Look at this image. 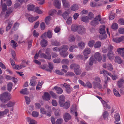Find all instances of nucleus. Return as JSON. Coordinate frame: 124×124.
I'll return each instance as SVG.
<instances>
[{"label": "nucleus", "mask_w": 124, "mask_h": 124, "mask_svg": "<svg viewBox=\"0 0 124 124\" xmlns=\"http://www.w3.org/2000/svg\"><path fill=\"white\" fill-rule=\"evenodd\" d=\"M10 96L11 94L8 92H4L0 95V99L2 102L5 103L10 99Z\"/></svg>", "instance_id": "f257e3e1"}, {"label": "nucleus", "mask_w": 124, "mask_h": 124, "mask_svg": "<svg viewBox=\"0 0 124 124\" xmlns=\"http://www.w3.org/2000/svg\"><path fill=\"white\" fill-rule=\"evenodd\" d=\"M50 48L47 49L46 50L45 53L46 54L44 53L41 54L40 56L41 57L45 59L50 60L51 59V55L50 54Z\"/></svg>", "instance_id": "f03ea898"}, {"label": "nucleus", "mask_w": 124, "mask_h": 124, "mask_svg": "<svg viewBox=\"0 0 124 124\" xmlns=\"http://www.w3.org/2000/svg\"><path fill=\"white\" fill-rule=\"evenodd\" d=\"M71 30L72 31H84L86 29L84 27L82 26H76L74 25H72L71 26Z\"/></svg>", "instance_id": "7ed1b4c3"}, {"label": "nucleus", "mask_w": 124, "mask_h": 124, "mask_svg": "<svg viewBox=\"0 0 124 124\" xmlns=\"http://www.w3.org/2000/svg\"><path fill=\"white\" fill-rule=\"evenodd\" d=\"M94 57L96 60L100 62L102 59L101 54L99 52H96L94 55Z\"/></svg>", "instance_id": "20e7f679"}, {"label": "nucleus", "mask_w": 124, "mask_h": 124, "mask_svg": "<svg viewBox=\"0 0 124 124\" xmlns=\"http://www.w3.org/2000/svg\"><path fill=\"white\" fill-rule=\"evenodd\" d=\"M117 52L118 54H120L123 58L124 59V48H118L117 50Z\"/></svg>", "instance_id": "39448f33"}, {"label": "nucleus", "mask_w": 124, "mask_h": 124, "mask_svg": "<svg viewBox=\"0 0 124 124\" xmlns=\"http://www.w3.org/2000/svg\"><path fill=\"white\" fill-rule=\"evenodd\" d=\"M37 78L36 77H32V79L30 80V85L33 86H35L37 83L36 80Z\"/></svg>", "instance_id": "423d86ee"}, {"label": "nucleus", "mask_w": 124, "mask_h": 124, "mask_svg": "<svg viewBox=\"0 0 124 124\" xmlns=\"http://www.w3.org/2000/svg\"><path fill=\"white\" fill-rule=\"evenodd\" d=\"M54 6L58 9H60L61 7V3L60 0H55L54 2Z\"/></svg>", "instance_id": "0eeeda50"}, {"label": "nucleus", "mask_w": 124, "mask_h": 124, "mask_svg": "<svg viewBox=\"0 0 124 124\" xmlns=\"http://www.w3.org/2000/svg\"><path fill=\"white\" fill-rule=\"evenodd\" d=\"M101 35L99 36L100 39L101 40L105 39L107 37V35L106 33V31H99Z\"/></svg>", "instance_id": "6e6552de"}, {"label": "nucleus", "mask_w": 124, "mask_h": 124, "mask_svg": "<svg viewBox=\"0 0 124 124\" xmlns=\"http://www.w3.org/2000/svg\"><path fill=\"white\" fill-rule=\"evenodd\" d=\"M50 96L49 94L47 92L44 93V96L43 97L44 100L45 101H48L50 99Z\"/></svg>", "instance_id": "1a4fd4ad"}, {"label": "nucleus", "mask_w": 124, "mask_h": 124, "mask_svg": "<svg viewBox=\"0 0 124 124\" xmlns=\"http://www.w3.org/2000/svg\"><path fill=\"white\" fill-rule=\"evenodd\" d=\"M107 56L108 58L110 60H113L114 57V54L113 52H108Z\"/></svg>", "instance_id": "9d476101"}, {"label": "nucleus", "mask_w": 124, "mask_h": 124, "mask_svg": "<svg viewBox=\"0 0 124 124\" xmlns=\"http://www.w3.org/2000/svg\"><path fill=\"white\" fill-rule=\"evenodd\" d=\"M45 107L47 111V116H51V113L52 112L51 107L48 105H46L45 106Z\"/></svg>", "instance_id": "9b49d317"}, {"label": "nucleus", "mask_w": 124, "mask_h": 124, "mask_svg": "<svg viewBox=\"0 0 124 124\" xmlns=\"http://www.w3.org/2000/svg\"><path fill=\"white\" fill-rule=\"evenodd\" d=\"M69 47L67 45H64L62 46L59 48V51H62L66 52L68 49Z\"/></svg>", "instance_id": "f8f14e48"}, {"label": "nucleus", "mask_w": 124, "mask_h": 124, "mask_svg": "<svg viewBox=\"0 0 124 124\" xmlns=\"http://www.w3.org/2000/svg\"><path fill=\"white\" fill-rule=\"evenodd\" d=\"M64 118L66 122H67L71 117L70 115L68 113H66L64 115Z\"/></svg>", "instance_id": "ddd939ff"}, {"label": "nucleus", "mask_w": 124, "mask_h": 124, "mask_svg": "<svg viewBox=\"0 0 124 124\" xmlns=\"http://www.w3.org/2000/svg\"><path fill=\"white\" fill-rule=\"evenodd\" d=\"M56 92V93L59 94H62L63 92L62 89L60 87L55 86L54 87Z\"/></svg>", "instance_id": "4468645a"}, {"label": "nucleus", "mask_w": 124, "mask_h": 124, "mask_svg": "<svg viewBox=\"0 0 124 124\" xmlns=\"http://www.w3.org/2000/svg\"><path fill=\"white\" fill-rule=\"evenodd\" d=\"M70 68L71 69L74 70V71H75V70L78 68H80V66L78 64L73 63L71 65Z\"/></svg>", "instance_id": "2eb2a0df"}, {"label": "nucleus", "mask_w": 124, "mask_h": 124, "mask_svg": "<svg viewBox=\"0 0 124 124\" xmlns=\"http://www.w3.org/2000/svg\"><path fill=\"white\" fill-rule=\"evenodd\" d=\"M93 87L94 89H96L97 88H98L100 89L101 88L102 86L100 84V83L93 82Z\"/></svg>", "instance_id": "dca6fc26"}, {"label": "nucleus", "mask_w": 124, "mask_h": 124, "mask_svg": "<svg viewBox=\"0 0 124 124\" xmlns=\"http://www.w3.org/2000/svg\"><path fill=\"white\" fill-rule=\"evenodd\" d=\"M79 8L78 5L77 4H74L72 5L70 7L71 10L73 11L78 10Z\"/></svg>", "instance_id": "f3484780"}, {"label": "nucleus", "mask_w": 124, "mask_h": 124, "mask_svg": "<svg viewBox=\"0 0 124 124\" xmlns=\"http://www.w3.org/2000/svg\"><path fill=\"white\" fill-rule=\"evenodd\" d=\"M27 121L29 124H36V122L33 119H31L29 117L26 118Z\"/></svg>", "instance_id": "a211bd4d"}, {"label": "nucleus", "mask_w": 124, "mask_h": 124, "mask_svg": "<svg viewBox=\"0 0 124 124\" xmlns=\"http://www.w3.org/2000/svg\"><path fill=\"white\" fill-rule=\"evenodd\" d=\"M115 61L116 62L119 64L123 62L122 60L120 57L118 56H116L115 59Z\"/></svg>", "instance_id": "6ab92c4d"}, {"label": "nucleus", "mask_w": 124, "mask_h": 124, "mask_svg": "<svg viewBox=\"0 0 124 124\" xmlns=\"http://www.w3.org/2000/svg\"><path fill=\"white\" fill-rule=\"evenodd\" d=\"M39 17V16H37L35 17H30L28 19L29 21L30 22H32L36 20Z\"/></svg>", "instance_id": "aec40b11"}, {"label": "nucleus", "mask_w": 124, "mask_h": 124, "mask_svg": "<svg viewBox=\"0 0 124 124\" xmlns=\"http://www.w3.org/2000/svg\"><path fill=\"white\" fill-rule=\"evenodd\" d=\"M62 4L63 7L65 8H69L70 6V3L67 0L63 1L62 2Z\"/></svg>", "instance_id": "412c9836"}, {"label": "nucleus", "mask_w": 124, "mask_h": 124, "mask_svg": "<svg viewBox=\"0 0 124 124\" xmlns=\"http://www.w3.org/2000/svg\"><path fill=\"white\" fill-rule=\"evenodd\" d=\"M91 53V50L89 48L85 49L84 50L83 54L85 56H87Z\"/></svg>", "instance_id": "4be33fe9"}, {"label": "nucleus", "mask_w": 124, "mask_h": 124, "mask_svg": "<svg viewBox=\"0 0 124 124\" xmlns=\"http://www.w3.org/2000/svg\"><path fill=\"white\" fill-rule=\"evenodd\" d=\"M13 10L12 9L10 8H9L8 10L7 11L6 15L5 16V17L7 18L10 15V14L12 13L13 12Z\"/></svg>", "instance_id": "5701e85b"}, {"label": "nucleus", "mask_w": 124, "mask_h": 124, "mask_svg": "<svg viewBox=\"0 0 124 124\" xmlns=\"http://www.w3.org/2000/svg\"><path fill=\"white\" fill-rule=\"evenodd\" d=\"M13 10L12 9L10 8H9L8 10L7 11L6 15L5 16V17L7 18L10 15V14L12 13L13 12Z\"/></svg>", "instance_id": "b1692460"}, {"label": "nucleus", "mask_w": 124, "mask_h": 124, "mask_svg": "<svg viewBox=\"0 0 124 124\" xmlns=\"http://www.w3.org/2000/svg\"><path fill=\"white\" fill-rule=\"evenodd\" d=\"M13 10L12 9L10 8H9L8 10L7 11L6 15L5 16V17L7 18L10 15V14L12 13L13 12Z\"/></svg>", "instance_id": "393cba45"}, {"label": "nucleus", "mask_w": 124, "mask_h": 124, "mask_svg": "<svg viewBox=\"0 0 124 124\" xmlns=\"http://www.w3.org/2000/svg\"><path fill=\"white\" fill-rule=\"evenodd\" d=\"M13 10L12 9L10 8H9L8 10L7 11L6 15L5 16V17L7 18L10 15V14L12 13L13 12Z\"/></svg>", "instance_id": "a878e982"}, {"label": "nucleus", "mask_w": 124, "mask_h": 124, "mask_svg": "<svg viewBox=\"0 0 124 124\" xmlns=\"http://www.w3.org/2000/svg\"><path fill=\"white\" fill-rule=\"evenodd\" d=\"M70 102L68 101H66L63 104V106L62 107H63L65 109H67L70 106Z\"/></svg>", "instance_id": "bb28decb"}, {"label": "nucleus", "mask_w": 124, "mask_h": 124, "mask_svg": "<svg viewBox=\"0 0 124 124\" xmlns=\"http://www.w3.org/2000/svg\"><path fill=\"white\" fill-rule=\"evenodd\" d=\"M40 44L42 46L44 47L47 46V42L46 40L43 39L41 41Z\"/></svg>", "instance_id": "cd10ccee"}, {"label": "nucleus", "mask_w": 124, "mask_h": 124, "mask_svg": "<svg viewBox=\"0 0 124 124\" xmlns=\"http://www.w3.org/2000/svg\"><path fill=\"white\" fill-rule=\"evenodd\" d=\"M15 102H12L10 101L7 104V106L8 107L13 108L14 106L15 105Z\"/></svg>", "instance_id": "c85d7f7f"}, {"label": "nucleus", "mask_w": 124, "mask_h": 124, "mask_svg": "<svg viewBox=\"0 0 124 124\" xmlns=\"http://www.w3.org/2000/svg\"><path fill=\"white\" fill-rule=\"evenodd\" d=\"M52 45L55 46H59L61 45L60 43L58 41L55 40L52 42Z\"/></svg>", "instance_id": "c756f323"}, {"label": "nucleus", "mask_w": 124, "mask_h": 124, "mask_svg": "<svg viewBox=\"0 0 124 124\" xmlns=\"http://www.w3.org/2000/svg\"><path fill=\"white\" fill-rule=\"evenodd\" d=\"M51 20V17L50 16L47 17L45 19V22L47 25H49L50 23V21Z\"/></svg>", "instance_id": "7c9ffc66"}, {"label": "nucleus", "mask_w": 124, "mask_h": 124, "mask_svg": "<svg viewBox=\"0 0 124 124\" xmlns=\"http://www.w3.org/2000/svg\"><path fill=\"white\" fill-rule=\"evenodd\" d=\"M13 85V83L12 82L8 83L7 85V90L9 92L11 91Z\"/></svg>", "instance_id": "2f4dec72"}, {"label": "nucleus", "mask_w": 124, "mask_h": 124, "mask_svg": "<svg viewBox=\"0 0 124 124\" xmlns=\"http://www.w3.org/2000/svg\"><path fill=\"white\" fill-rule=\"evenodd\" d=\"M95 61V60L93 58V56H92L90 58L89 61V65H90L92 66L93 65V62Z\"/></svg>", "instance_id": "473e14b6"}, {"label": "nucleus", "mask_w": 124, "mask_h": 124, "mask_svg": "<svg viewBox=\"0 0 124 124\" xmlns=\"http://www.w3.org/2000/svg\"><path fill=\"white\" fill-rule=\"evenodd\" d=\"M108 113L107 111H105L103 113L102 116L104 119H107L108 116Z\"/></svg>", "instance_id": "72a5a7b5"}, {"label": "nucleus", "mask_w": 124, "mask_h": 124, "mask_svg": "<svg viewBox=\"0 0 124 124\" xmlns=\"http://www.w3.org/2000/svg\"><path fill=\"white\" fill-rule=\"evenodd\" d=\"M101 42L98 41L96 42L94 45V47L97 48H100L101 46Z\"/></svg>", "instance_id": "f704fd0d"}, {"label": "nucleus", "mask_w": 124, "mask_h": 124, "mask_svg": "<svg viewBox=\"0 0 124 124\" xmlns=\"http://www.w3.org/2000/svg\"><path fill=\"white\" fill-rule=\"evenodd\" d=\"M60 55L63 57H65L68 55V53L66 52L60 51Z\"/></svg>", "instance_id": "c9c22d12"}, {"label": "nucleus", "mask_w": 124, "mask_h": 124, "mask_svg": "<svg viewBox=\"0 0 124 124\" xmlns=\"http://www.w3.org/2000/svg\"><path fill=\"white\" fill-rule=\"evenodd\" d=\"M124 83V80L123 79H121L118 81V86L119 87H121L123 85Z\"/></svg>", "instance_id": "e433bc0d"}, {"label": "nucleus", "mask_w": 124, "mask_h": 124, "mask_svg": "<svg viewBox=\"0 0 124 124\" xmlns=\"http://www.w3.org/2000/svg\"><path fill=\"white\" fill-rule=\"evenodd\" d=\"M85 46V43L83 42H80L78 44V46L79 48L83 49Z\"/></svg>", "instance_id": "4c0bfd02"}, {"label": "nucleus", "mask_w": 124, "mask_h": 124, "mask_svg": "<svg viewBox=\"0 0 124 124\" xmlns=\"http://www.w3.org/2000/svg\"><path fill=\"white\" fill-rule=\"evenodd\" d=\"M81 20L85 22H89V19L88 17L86 16H83L81 18Z\"/></svg>", "instance_id": "58836bf2"}, {"label": "nucleus", "mask_w": 124, "mask_h": 124, "mask_svg": "<svg viewBox=\"0 0 124 124\" xmlns=\"http://www.w3.org/2000/svg\"><path fill=\"white\" fill-rule=\"evenodd\" d=\"M69 13L66 11L64 12L62 15V16L64 19L66 20L69 16Z\"/></svg>", "instance_id": "ea45409f"}, {"label": "nucleus", "mask_w": 124, "mask_h": 124, "mask_svg": "<svg viewBox=\"0 0 124 124\" xmlns=\"http://www.w3.org/2000/svg\"><path fill=\"white\" fill-rule=\"evenodd\" d=\"M27 88H24L22 89V90L20 92V93L23 94H28L29 93L27 91Z\"/></svg>", "instance_id": "a19ab883"}, {"label": "nucleus", "mask_w": 124, "mask_h": 124, "mask_svg": "<svg viewBox=\"0 0 124 124\" xmlns=\"http://www.w3.org/2000/svg\"><path fill=\"white\" fill-rule=\"evenodd\" d=\"M75 39L73 35H70L69 37L68 40L70 42H74L75 41Z\"/></svg>", "instance_id": "79ce46f5"}, {"label": "nucleus", "mask_w": 124, "mask_h": 124, "mask_svg": "<svg viewBox=\"0 0 124 124\" xmlns=\"http://www.w3.org/2000/svg\"><path fill=\"white\" fill-rule=\"evenodd\" d=\"M99 21L98 20H94L91 22V25L93 26H95L98 24Z\"/></svg>", "instance_id": "37998d69"}, {"label": "nucleus", "mask_w": 124, "mask_h": 124, "mask_svg": "<svg viewBox=\"0 0 124 124\" xmlns=\"http://www.w3.org/2000/svg\"><path fill=\"white\" fill-rule=\"evenodd\" d=\"M114 117L116 121L118 122L120 120V117L119 114H118L117 113H116L114 115Z\"/></svg>", "instance_id": "c03bdc74"}, {"label": "nucleus", "mask_w": 124, "mask_h": 124, "mask_svg": "<svg viewBox=\"0 0 124 124\" xmlns=\"http://www.w3.org/2000/svg\"><path fill=\"white\" fill-rule=\"evenodd\" d=\"M111 28L114 30H116L118 28V25L117 23H113L111 26Z\"/></svg>", "instance_id": "a18cd8bd"}, {"label": "nucleus", "mask_w": 124, "mask_h": 124, "mask_svg": "<svg viewBox=\"0 0 124 124\" xmlns=\"http://www.w3.org/2000/svg\"><path fill=\"white\" fill-rule=\"evenodd\" d=\"M40 29L41 30L43 31L46 28L45 24L44 23L42 22L40 24Z\"/></svg>", "instance_id": "49530a36"}, {"label": "nucleus", "mask_w": 124, "mask_h": 124, "mask_svg": "<svg viewBox=\"0 0 124 124\" xmlns=\"http://www.w3.org/2000/svg\"><path fill=\"white\" fill-rule=\"evenodd\" d=\"M94 41L93 40H90L89 42L88 45L90 47H92L93 46Z\"/></svg>", "instance_id": "de8ad7c7"}, {"label": "nucleus", "mask_w": 124, "mask_h": 124, "mask_svg": "<svg viewBox=\"0 0 124 124\" xmlns=\"http://www.w3.org/2000/svg\"><path fill=\"white\" fill-rule=\"evenodd\" d=\"M56 12V10L55 9H53L50 10L49 13V15L53 16L55 14Z\"/></svg>", "instance_id": "09e8293b"}, {"label": "nucleus", "mask_w": 124, "mask_h": 124, "mask_svg": "<svg viewBox=\"0 0 124 124\" xmlns=\"http://www.w3.org/2000/svg\"><path fill=\"white\" fill-rule=\"evenodd\" d=\"M19 25V24L17 23H16L13 26V29L14 30H17L18 28Z\"/></svg>", "instance_id": "8fccbe9b"}, {"label": "nucleus", "mask_w": 124, "mask_h": 124, "mask_svg": "<svg viewBox=\"0 0 124 124\" xmlns=\"http://www.w3.org/2000/svg\"><path fill=\"white\" fill-rule=\"evenodd\" d=\"M11 54L12 58L15 61L17 60V59L16 58V53L15 51H12Z\"/></svg>", "instance_id": "3c124183"}, {"label": "nucleus", "mask_w": 124, "mask_h": 124, "mask_svg": "<svg viewBox=\"0 0 124 124\" xmlns=\"http://www.w3.org/2000/svg\"><path fill=\"white\" fill-rule=\"evenodd\" d=\"M34 7V5L30 4L28 6V9L29 10H33Z\"/></svg>", "instance_id": "603ef678"}, {"label": "nucleus", "mask_w": 124, "mask_h": 124, "mask_svg": "<svg viewBox=\"0 0 124 124\" xmlns=\"http://www.w3.org/2000/svg\"><path fill=\"white\" fill-rule=\"evenodd\" d=\"M74 71L75 74L77 75L80 74L81 72V70L80 69V68H78V69L75 70Z\"/></svg>", "instance_id": "864d4df0"}, {"label": "nucleus", "mask_w": 124, "mask_h": 124, "mask_svg": "<svg viewBox=\"0 0 124 124\" xmlns=\"http://www.w3.org/2000/svg\"><path fill=\"white\" fill-rule=\"evenodd\" d=\"M75 75V74L71 72H68L65 74L66 76L72 77Z\"/></svg>", "instance_id": "5fc2aeb1"}, {"label": "nucleus", "mask_w": 124, "mask_h": 124, "mask_svg": "<svg viewBox=\"0 0 124 124\" xmlns=\"http://www.w3.org/2000/svg\"><path fill=\"white\" fill-rule=\"evenodd\" d=\"M11 42L12 43V47L13 48H15L17 46V43L14 40H11Z\"/></svg>", "instance_id": "6e6d98bb"}, {"label": "nucleus", "mask_w": 124, "mask_h": 124, "mask_svg": "<svg viewBox=\"0 0 124 124\" xmlns=\"http://www.w3.org/2000/svg\"><path fill=\"white\" fill-rule=\"evenodd\" d=\"M41 112L43 114H45L47 116V114H48L47 111H46L45 109L43 108H41L40 109Z\"/></svg>", "instance_id": "4d7b16f0"}, {"label": "nucleus", "mask_w": 124, "mask_h": 124, "mask_svg": "<svg viewBox=\"0 0 124 124\" xmlns=\"http://www.w3.org/2000/svg\"><path fill=\"white\" fill-rule=\"evenodd\" d=\"M113 92L114 94L117 97H120V96L119 93L116 89H114L113 90Z\"/></svg>", "instance_id": "13d9d810"}, {"label": "nucleus", "mask_w": 124, "mask_h": 124, "mask_svg": "<svg viewBox=\"0 0 124 124\" xmlns=\"http://www.w3.org/2000/svg\"><path fill=\"white\" fill-rule=\"evenodd\" d=\"M41 68L42 69L44 70L45 69V70L51 72V70H50L49 69L46 68L45 65H43L41 66Z\"/></svg>", "instance_id": "bf43d9fd"}, {"label": "nucleus", "mask_w": 124, "mask_h": 124, "mask_svg": "<svg viewBox=\"0 0 124 124\" xmlns=\"http://www.w3.org/2000/svg\"><path fill=\"white\" fill-rule=\"evenodd\" d=\"M32 115L33 116L36 117L38 116L39 114L37 112L33 111L32 112Z\"/></svg>", "instance_id": "052dcab7"}, {"label": "nucleus", "mask_w": 124, "mask_h": 124, "mask_svg": "<svg viewBox=\"0 0 124 124\" xmlns=\"http://www.w3.org/2000/svg\"><path fill=\"white\" fill-rule=\"evenodd\" d=\"M25 98L26 104H29L30 102V98L27 96H25Z\"/></svg>", "instance_id": "680f3d73"}, {"label": "nucleus", "mask_w": 124, "mask_h": 124, "mask_svg": "<svg viewBox=\"0 0 124 124\" xmlns=\"http://www.w3.org/2000/svg\"><path fill=\"white\" fill-rule=\"evenodd\" d=\"M108 72L107 71L105 70H103L100 71V74H103L104 76L108 74Z\"/></svg>", "instance_id": "e2e57ef3"}, {"label": "nucleus", "mask_w": 124, "mask_h": 124, "mask_svg": "<svg viewBox=\"0 0 124 124\" xmlns=\"http://www.w3.org/2000/svg\"><path fill=\"white\" fill-rule=\"evenodd\" d=\"M35 12L41 14L42 13V11L38 7H36L35 8Z\"/></svg>", "instance_id": "0e129e2a"}, {"label": "nucleus", "mask_w": 124, "mask_h": 124, "mask_svg": "<svg viewBox=\"0 0 124 124\" xmlns=\"http://www.w3.org/2000/svg\"><path fill=\"white\" fill-rule=\"evenodd\" d=\"M1 5L2 7V10L3 11H5L7 8V7L6 4L5 3H4L3 4H1Z\"/></svg>", "instance_id": "69168bd1"}, {"label": "nucleus", "mask_w": 124, "mask_h": 124, "mask_svg": "<svg viewBox=\"0 0 124 124\" xmlns=\"http://www.w3.org/2000/svg\"><path fill=\"white\" fill-rule=\"evenodd\" d=\"M107 67L108 69L110 70H113V68L112 65L109 63H108L107 65Z\"/></svg>", "instance_id": "338daca9"}, {"label": "nucleus", "mask_w": 124, "mask_h": 124, "mask_svg": "<svg viewBox=\"0 0 124 124\" xmlns=\"http://www.w3.org/2000/svg\"><path fill=\"white\" fill-rule=\"evenodd\" d=\"M63 120L62 118L58 119L56 121V124H61Z\"/></svg>", "instance_id": "774afa93"}]
</instances>
